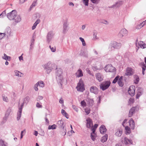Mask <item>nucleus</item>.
Instances as JSON below:
<instances>
[{
  "mask_svg": "<svg viewBox=\"0 0 146 146\" xmlns=\"http://www.w3.org/2000/svg\"><path fill=\"white\" fill-rule=\"evenodd\" d=\"M56 78L57 82L60 87L62 89V83L63 81L62 69L60 68H56Z\"/></svg>",
  "mask_w": 146,
  "mask_h": 146,
  "instance_id": "f257e3e1",
  "label": "nucleus"
},
{
  "mask_svg": "<svg viewBox=\"0 0 146 146\" xmlns=\"http://www.w3.org/2000/svg\"><path fill=\"white\" fill-rule=\"evenodd\" d=\"M111 82L110 80H105L100 84V88L103 91L108 89L110 86Z\"/></svg>",
  "mask_w": 146,
  "mask_h": 146,
  "instance_id": "f03ea898",
  "label": "nucleus"
},
{
  "mask_svg": "<svg viewBox=\"0 0 146 146\" xmlns=\"http://www.w3.org/2000/svg\"><path fill=\"white\" fill-rule=\"evenodd\" d=\"M76 89L78 91L82 92L85 90L84 84L82 79L81 78L79 80V82L77 84V86L76 87Z\"/></svg>",
  "mask_w": 146,
  "mask_h": 146,
  "instance_id": "7ed1b4c3",
  "label": "nucleus"
},
{
  "mask_svg": "<svg viewBox=\"0 0 146 146\" xmlns=\"http://www.w3.org/2000/svg\"><path fill=\"white\" fill-rule=\"evenodd\" d=\"M17 13L15 10H13L11 12L7 13V16L8 19L12 20H14L15 18L17 15Z\"/></svg>",
  "mask_w": 146,
  "mask_h": 146,
  "instance_id": "20e7f679",
  "label": "nucleus"
},
{
  "mask_svg": "<svg viewBox=\"0 0 146 146\" xmlns=\"http://www.w3.org/2000/svg\"><path fill=\"white\" fill-rule=\"evenodd\" d=\"M104 70L106 72H115L116 68L112 66L111 64H108L104 67Z\"/></svg>",
  "mask_w": 146,
  "mask_h": 146,
  "instance_id": "39448f33",
  "label": "nucleus"
},
{
  "mask_svg": "<svg viewBox=\"0 0 146 146\" xmlns=\"http://www.w3.org/2000/svg\"><path fill=\"white\" fill-rule=\"evenodd\" d=\"M51 66V63L49 62L44 65V68L46 70V73L49 74L51 71L52 69Z\"/></svg>",
  "mask_w": 146,
  "mask_h": 146,
  "instance_id": "423d86ee",
  "label": "nucleus"
},
{
  "mask_svg": "<svg viewBox=\"0 0 146 146\" xmlns=\"http://www.w3.org/2000/svg\"><path fill=\"white\" fill-rule=\"evenodd\" d=\"M138 110L139 109L137 106L132 108L129 110V117H132L133 114L135 113V111H138Z\"/></svg>",
  "mask_w": 146,
  "mask_h": 146,
  "instance_id": "0eeeda50",
  "label": "nucleus"
},
{
  "mask_svg": "<svg viewBox=\"0 0 146 146\" xmlns=\"http://www.w3.org/2000/svg\"><path fill=\"white\" fill-rule=\"evenodd\" d=\"M135 87L134 86H130L128 91L129 94L131 96H133L135 95Z\"/></svg>",
  "mask_w": 146,
  "mask_h": 146,
  "instance_id": "6e6552de",
  "label": "nucleus"
},
{
  "mask_svg": "<svg viewBox=\"0 0 146 146\" xmlns=\"http://www.w3.org/2000/svg\"><path fill=\"white\" fill-rule=\"evenodd\" d=\"M136 45L138 49L139 48V47L142 48H146V44H145V42L142 41H140L138 44L136 42Z\"/></svg>",
  "mask_w": 146,
  "mask_h": 146,
  "instance_id": "1a4fd4ad",
  "label": "nucleus"
},
{
  "mask_svg": "<svg viewBox=\"0 0 146 146\" xmlns=\"http://www.w3.org/2000/svg\"><path fill=\"white\" fill-rule=\"evenodd\" d=\"M128 31L125 29H122L120 31L119 35L122 36H126L127 35Z\"/></svg>",
  "mask_w": 146,
  "mask_h": 146,
  "instance_id": "9d476101",
  "label": "nucleus"
},
{
  "mask_svg": "<svg viewBox=\"0 0 146 146\" xmlns=\"http://www.w3.org/2000/svg\"><path fill=\"white\" fill-rule=\"evenodd\" d=\"M137 92L136 95V98L138 99L143 93V89L142 88L138 87L137 89Z\"/></svg>",
  "mask_w": 146,
  "mask_h": 146,
  "instance_id": "9b49d317",
  "label": "nucleus"
},
{
  "mask_svg": "<svg viewBox=\"0 0 146 146\" xmlns=\"http://www.w3.org/2000/svg\"><path fill=\"white\" fill-rule=\"evenodd\" d=\"M87 122L86 123V127L90 129L93 125V121L92 119L90 118H88L86 120Z\"/></svg>",
  "mask_w": 146,
  "mask_h": 146,
  "instance_id": "f8f14e48",
  "label": "nucleus"
},
{
  "mask_svg": "<svg viewBox=\"0 0 146 146\" xmlns=\"http://www.w3.org/2000/svg\"><path fill=\"white\" fill-rule=\"evenodd\" d=\"M122 143L126 145H128L129 144H133V141L131 139H128L127 137H125L123 141H122Z\"/></svg>",
  "mask_w": 146,
  "mask_h": 146,
  "instance_id": "ddd939ff",
  "label": "nucleus"
},
{
  "mask_svg": "<svg viewBox=\"0 0 146 146\" xmlns=\"http://www.w3.org/2000/svg\"><path fill=\"white\" fill-rule=\"evenodd\" d=\"M96 79L100 82H101L103 80V76L100 73L98 72L96 74Z\"/></svg>",
  "mask_w": 146,
  "mask_h": 146,
  "instance_id": "4468645a",
  "label": "nucleus"
},
{
  "mask_svg": "<svg viewBox=\"0 0 146 146\" xmlns=\"http://www.w3.org/2000/svg\"><path fill=\"white\" fill-rule=\"evenodd\" d=\"M112 46L114 48L119 49L121 46V44L120 43L114 41L113 42Z\"/></svg>",
  "mask_w": 146,
  "mask_h": 146,
  "instance_id": "2eb2a0df",
  "label": "nucleus"
},
{
  "mask_svg": "<svg viewBox=\"0 0 146 146\" xmlns=\"http://www.w3.org/2000/svg\"><path fill=\"white\" fill-rule=\"evenodd\" d=\"M68 24L67 21L64 22L63 25V33H66L68 31Z\"/></svg>",
  "mask_w": 146,
  "mask_h": 146,
  "instance_id": "dca6fc26",
  "label": "nucleus"
},
{
  "mask_svg": "<svg viewBox=\"0 0 146 146\" xmlns=\"http://www.w3.org/2000/svg\"><path fill=\"white\" fill-rule=\"evenodd\" d=\"M56 125L59 129L64 127L65 126L63 121L62 120L58 121Z\"/></svg>",
  "mask_w": 146,
  "mask_h": 146,
  "instance_id": "f3484780",
  "label": "nucleus"
},
{
  "mask_svg": "<svg viewBox=\"0 0 146 146\" xmlns=\"http://www.w3.org/2000/svg\"><path fill=\"white\" fill-rule=\"evenodd\" d=\"M106 131L107 129L104 125H102L100 126V131L101 134H104Z\"/></svg>",
  "mask_w": 146,
  "mask_h": 146,
  "instance_id": "a211bd4d",
  "label": "nucleus"
},
{
  "mask_svg": "<svg viewBox=\"0 0 146 146\" xmlns=\"http://www.w3.org/2000/svg\"><path fill=\"white\" fill-rule=\"evenodd\" d=\"M30 99V97L29 96H27L24 98L23 99V102L22 103L20 107L23 108L24 104H25L26 105H27L29 102Z\"/></svg>",
  "mask_w": 146,
  "mask_h": 146,
  "instance_id": "6ab92c4d",
  "label": "nucleus"
},
{
  "mask_svg": "<svg viewBox=\"0 0 146 146\" xmlns=\"http://www.w3.org/2000/svg\"><path fill=\"white\" fill-rule=\"evenodd\" d=\"M133 69L131 68H127L125 75L126 76H131L133 75V72L132 71Z\"/></svg>",
  "mask_w": 146,
  "mask_h": 146,
  "instance_id": "aec40b11",
  "label": "nucleus"
},
{
  "mask_svg": "<svg viewBox=\"0 0 146 146\" xmlns=\"http://www.w3.org/2000/svg\"><path fill=\"white\" fill-rule=\"evenodd\" d=\"M129 125L131 129L133 130L135 128V123L134 120L132 118H131L129 121Z\"/></svg>",
  "mask_w": 146,
  "mask_h": 146,
  "instance_id": "412c9836",
  "label": "nucleus"
},
{
  "mask_svg": "<svg viewBox=\"0 0 146 146\" xmlns=\"http://www.w3.org/2000/svg\"><path fill=\"white\" fill-rule=\"evenodd\" d=\"M123 4V1H117L115 4H114L111 7V8H118L119 7Z\"/></svg>",
  "mask_w": 146,
  "mask_h": 146,
  "instance_id": "4be33fe9",
  "label": "nucleus"
},
{
  "mask_svg": "<svg viewBox=\"0 0 146 146\" xmlns=\"http://www.w3.org/2000/svg\"><path fill=\"white\" fill-rule=\"evenodd\" d=\"M90 90L91 93H94L95 94H97L98 93V89L96 86H92L90 88Z\"/></svg>",
  "mask_w": 146,
  "mask_h": 146,
  "instance_id": "5701e85b",
  "label": "nucleus"
},
{
  "mask_svg": "<svg viewBox=\"0 0 146 146\" xmlns=\"http://www.w3.org/2000/svg\"><path fill=\"white\" fill-rule=\"evenodd\" d=\"M22 109L23 108L21 107H20L19 108V111L17 113V120L18 121H19L21 117Z\"/></svg>",
  "mask_w": 146,
  "mask_h": 146,
  "instance_id": "b1692460",
  "label": "nucleus"
},
{
  "mask_svg": "<svg viewBox=\"0 0 146 146\" xmlns=\"http://www.w3.org/2000/svg\"><path fill=\"white\" fill-rule=\"evenodd\" d=\"M60 129V134L64 136L66 134L67 131L66 128L64 127Z\"/></svg>",
  "mask_w": 146,
  "mask_h": 146,
  "instance_id": "393cba45",
  "label": "nucleus"
},
{
  "mask_svg": "<svg viewBox=\"0 0 146 146\" xmlns=\"http://www.w3.org/2000/svg\"><path fill=\"white\" fill-rule=\"evenodd\" d=\"M76 74L77 77H82L83 76L82 71L80 69H79L78 70L77 73H76Z\"/></svg>",
  "mask_w": 146,
  "mask_h": 146,
  "instance_id": "a878e982",
  "label": "nucleus"
},
{
  "mask_svg": "<svg viewBox=\"0 0 146 146\" xmlns=\"http://www.w3.org/2000/svg\"><path fill=\"white\" fill-rule=\"evenodd\" d=\"M98 124H95L94 126L92 127L91 128V130L92 131V133L94 134H95L96 135V134L95 133V132L96 128L98 126Z\"/></svg>",
  "mask_w": 146,
  "mask_h": 146,
  "instance_id": "bb28decb",
  "label": "nucleus"
},
{
  "mask_svg": "<svg viewBox=\"0 0 146 146\" xmlns=\"http://www.w3.org/2000/svg\"><path fill=\"white\" fill-rule=\"evenodd\" d=\"M145 24H146V20L138 25L136 27V28L137 29H139L143 27Z\"/></svg>",
  "mask_w": 146,
  "mask_h": 146,
  "instance_id": "cd10ccee",
  "label": "nucleus"
},
{
  "mask_svg": "<svg viewBox=\"0 0 146 146\" xmlns=\"http://www.w3.org/2000/svg\"><path fill=\"white\" fill-rule=\"evenodd\" d=\"M35 40V38H34V37H33V38L31 39V44L30 45L29 49L30 50H31L33 48V46L34 44Z\"/></svg>",
  "mask_w": 146,
  "mask_h": 146,
  "instance_id": "c85d7f7f",
  "label": "nucleus"
},
{
  "mask_svg": "<svg viewBox=\"0 0 146 146\" xmlns=\"http://www.w3.org/2000/svg\"><path fill=\"white\" fill-rule=\"evenodd\" d=\"M108 139V135L107 134H106L102 137L101 141L102 143H104L107 141Z\"/></svg>",
  "mask_w": 146,
  "mask_h": 146,
  "instance_id": "c756f323",
  "label": "nucleus"
},
{
  "mask_svg": "<svg viewBox=\"0 0 146 146\" xmlns=\"http://www.w3.org/2000/svg\"><path fill=\"white\" fill-rule=\"evenodd\" d=\"M134 78L135 79L134 80V83L135 84H137L139 81V78L138 76L136 75H134Z\"/></svg>",
  "mask_w": 146,
  "mask_h": 146,
  "instance_id": "7c9ffc66",
  "label": "nucleus"
},
{
  "mask_svg": "<svg viewBox=\"0 0 146 146\" xmlns=\"http://www.w3.org/2000/svg\"><path fill=\"white\" fill-rule=\"evenodd\" d=\"M125 129L126 130L125 133L126 134H130L131 132V129L128 126H126L125 127Z\"/></svg>",
  "mask_w": 146,
  "mask_h": 146,
  "instance_id": "2f4dec72",
  "label": "nucleus"
},
{
  "mask_svg": "<svg viewBox=\"0 0 146 146\" xmlns=\"http://www.w3.org/2000/svg\"><path fill=\"white\" fill-rule=\"evenodd\" d=\"M2 58L6 60L10 61L11 59V57L7 56L5 53L4 54V56L2 57Z\"/></svg>",
  "mask_w": 146,
  "mask_h": 146,
  "instance_id": "473e14b6",
  "label": "nucleus"
},
{
  "mask_svg": "<svg viewBox=\"0 0 146 146\" xmlns=\"http://www.w3.org/2000/svg\"><path fill=\"white\" fill-rule=\"evenodd\" d=\"M14 20H15V22L16 23H17L21 21V19L19 15H17L15 18Z\"/></svg>",
  "mask_w": 146,
  "mask_h": 146,
  "instance_id": "72a5a7b5",
  "label": "nucleus"
},
{
  "mask_svg": "<svg viewBox=\"0 0 146 146\" xmlns=\"http://www.w3.org/2000/svg\"><path fill=\"white\" fill-rule=\"evenodd\" d=\"M61 113L67 119H68L69 117H68V114L66 112L65 110L63 109H62L61 110Z\"/></svg>",
  "mask_w": 146,
  "mask_h": 146,
  "instance_id": "f704fd0d",
  "label": "nucleus"
},
{
  "mask_svg": "<svg viewBox=\"0 0 146 146\" xmlns=\"http://www.w3.org/2000/svg\"><path fill=\"white\" fill-rule=\"evenodd\" d=\"M88 102L90 106H92L94 103V101L93 99H90V98H88Z\"/></svg>",
  "mask_w": 146,
  "mask_h": 146,
  "instance_id": "c9c22d12",
  "label": "nucleus"
},
{
  "mask_svg": "<svg viewBox=\"0 0 146 146\" xmlns=\"http://www.w3.org/2000/svg\"><path fill=\"white\" fill-rule=\"evenodd\" d=\"M57 125L55 124H53L52 125H49L48 127V129H56Z\"/></svg>",
  "mask_w": 146,
  "mask_h": 146,
  "instance_id": "e433bc0d",
  "label": "nucleus"
},
{
  "mask_svg": "<svg viewBox=\"0 0 146 146\" xmlns=\"http://www.w3.org/2000/svg\"><path fill=\"white\" fill-rule=\"evenodd\" d=\"M122 133V132L121 130H118L115 133V135L118 137H120L121 136Z\"/></svg>",
  "mask_w": 146,
  "mask_h": 146,
  "instance_id": "4c0bfd02",
  "label": "nucleus"
},
{
  "mask_svg": "<svg viewBox=\"0 0 146 146\" xmlns=\"http://www.w3.org/2000/svg\"><path fill=\"white\" fill-rule=\"evenodd\" d=\"M11 112V109L10 108H9L7 110L5 115L6 117H8Z\"/></svg>",
  "mask_w": 146,
  "mask_h": 146,
  "instance_id": "58836bf2",
  "label": "nucleus"
},
{
  "mask_svg": "<svg viewBox=\"0 0 146 146\" xmlns=\"http://www.w3.org/2000/svg\"><path fill=\"white\" fill-rule=\"evenodd\" d=\"M38 82H39V84H38V86L41 87H43L44 86V84L43 82L42 81H38Z\"/></svg>",
  "mask_w": 146,
  "mask_h": 146,
  "instance_id": "ea45409f",
  "label": "nucleus"
},
{
  "mask_svg": "<svg viewBox=\"0 0 146 146\" xmlns=\"http://www.w3.org/2000/svg\"><path fill=\"white\" fill-rule=\"evenodd\" d=\"M119 77V75H117L116 76L113 80L112 82V83L113 84H115L117 81L118 82Z\"/></svg>",
  "mask_w": 146,
  "mask_h": 146,
  "instance_id": "a19ab883",
  "label": "nucleus"
},
{
  "mask_svg": "<svg viewBox=\"0 0 146 146\" xmlns=\"http://www.w3.org/2000/svg\"><path fill=\"white\" fill-rule=\"evenodd\" d=\"M54 33L52 31H50L49 32L47 36H52L54 35Z\"/></svg>",
  "mask_w": 146,
  "mask_h": 146,
  "instance_id": "79ce46f5",
  "label": "nucleus"
},
{
  "mask_svg": "<svg viewBox=\"0 0 146 146\" xmlns=\"http://www.w3.org/2000/svg\"><path fill=\"white\" fill-rule=\"evenodd\" d=\"M134 102V99L133 98H130L128 101V105H130L131 103H133Z\"/></svg>",
  "mask_w": 146,
  "mask_h": 146,
  "instance_id": "37998d69",
  "label": "nucleus"
},
{
  "mask_svg": "<svg viewBox=\"0 0 146 146\" xmlns=\"http://www.w3.org/2000/svg\"><path fill=\"white\" fill-rule=\"evenodd\" d=\"M15 75L16 76H20L21 77V76L19 74H22V73L20 72L19 71H18L17 70H15Z\"/></svg>",
  "mask_w": 146,
  "mask_h": 146,
  "instance_id": "c03bdc74",
  "label": "nucleus"
},
{
  "mask_svg": "<svg viewBox=\"0 0 146 146\" xmlns=\"http://www.w3.org/2000/svg\"><path fill=\"white\" fill-rule=\"evenodd\" d=\"M117 83L119 86L121 87H122L123 86L124 83L122 81H118L117 82Z\"/></svg>",
  "mask_w": 146,
  "mask_h": 146,
  "instance_id": "a18cd8bd",
  "label": "nucleus"
},
{
  "mask_svg": "<svg viewBox=\"0 0 146 146\" xmlns=\"http://www.w3.org/2000/svg\"><path fill=\"white\" fill-rule=\"evenodd\" d=\"M84 110L85 111L87 115H88L90 113V108H86Z\"/></svg>",
  "mask_w": 146,
  "mask_h": 146,
  "instance_id": "49530a36",
  "label": "nucleus"
},
{
  "mask_svg": "<svg viewBox=\"0 0 146 146\" xmlns=\"http://www.w3.org/2000/svg\"><path fill=\"white\" fill-rule=\"evenodd\" d=\"M79 39L80 40L82 41V45L83 46H85L86 45V43L85 42L84 39L83 38H82V37H80Z\"/></svg>",
  "mask_w": 146,
  "mask_h": 146,
  "instance_id": "de8ad7c7",
  "label": "nucleus"
},
{
  "mask_svg": "<svg viewBox=\"0 0 146 146\" xmlns=\"http://www.w3.org/2000/svg\"><path fill=\"white\" fill-rule=\"evenodd\" d=\"M93 133H92V132L91 133L90 136L92 140L93 141H94L96 139L95 138L96 137L94 135H93Z\"/></svg>",
  "mask_w": 146,
  "mask_h": 146,
  "instance_id": "09e8293b",
  "label": "nucleus"
},
{
  "mask_svg": "<svg viewBox=\"0 0 146 146\" xmlns=\"http://www.w3.org/2000/svg\"><path fill=\"white\" fill-rule=\"evenodd\" d=\"M39 82H37L36 84H35L34 86V89L36 91H38V85L39 84Z\"/></svg>",
  "mask_w": 146,
  "mask_h": 146,
  "instance_id": "8fccbe9b",
  "label": "nucleus"
},
{
  "mask_svg": "<svg viewBox=\"0 0 146 146\" xmlns=\"http://www.w3.org/2000/svg\"><path fill=\"white\" fill-rule=\"evenodd\" d=\"M81 104L82 106L84 107L86 106V103L84 100L82 101L81 102Z\"/></svg>",
  "mask_w": 146,
  "mask_h": 146,
  "instance_id": "3c124183",
  "label": "nucleus"
},
{
  "mask_svg": "<svg viewBox=\"0 0 146 146\" xmlns=\"http://www.w3.org/2000/svg\"><path fill=\"white\" fill-rule=\"evenodd\" d=\"M6 14V11L5 10L0 15V17H3L5 16Z\"/></svg>",
  "mask_w": 146,
  "mask_h": 146,
  "instance_id": "603ef678",
  "label": "nucleus"
},
{
  "mask_svg": "<svg viewBox=\"0 0 146 146\" xmlns=\"http://www.w3.org/2000/svg\"><path fill=\"white\" fill-rule=\"evenodd\" d=\"M89 0H83V2L86 6L88 5V1Z\"/></svg>",
  "mask_w": 146,
  "mask_h": 146,
  "instance_id": "864d4df0",
  "label": "nucleus"
},
{
  "mask_svg": "<svg viewBox=\"0 0 146 146\" xmlns=\"http://www.w3.org/2000/svg\"><path fill=\"white\" fill-rule=\"evenodd\" d=\"M49 47L51 49V50L52 52H54L56 51V48H54L53 47H52L50 45L49 46Z\"/></svg>",
  "mask_w": 146,
  "mask_h": 146,
  "instance_id": "5fc2aeb1",
  "label": "nucleus"
},
{
  "mask_svg": "<svg viewBox=\"0 0 146 146\" xmlns=\"http://www.w3.org/2000/svg\"><path fill=\"white\" fill-rule=\"evenodd\" d=\"M72 107L73 109L74 110L76 111L77 112L78 111V108L75 105H72Z\"/></svg>",
  "mask_w": 146,
  "mask_h": 146,
  "instance_id": "6e6d98bb",
  "label": "nucleus"
},
{
  "mask_svg": "<svg viewBox=\"0 0 146 146\" xmlns=\"http://www.w3.org/2000/svg\"><path fill=\"white\" fill-rule=\"evenodd\" d=\"M0 145L1 146H6L4 144V141L2 140H0Z\"/></svg>",
  "mask_w": 146,
  "mask_h": 146,
  "instance_id": "4d7b16f0",
  "label": "nucleus"
},
{
  "mask_svg": "<svg viewBox=\"0 0 146 146\" xmlns=\"http://www.w3.org/2000/svg\"><path fill=\"white\" fill-rule=\"evenodd\" d=\"M43 98V96H39L36 98V100L37 101H39L40 100H42Z\"/></svg>",
  "mask_w": 146,
  "mask_h": 146,
  "instance_id": "13d9d810",
  "label": "nucleus"
},
{
  "mask_svg": "<svg viewBox=\"0 0 146 146\" xmlns=\"http://www.w3.org/2000/svg\"><path fill=\"white\" fill-rule=\"evenodd\" d=\"M36 1H34L32 4L30 6V10H31V8H32L33 7H35L36 5Z\"/></svg>",
  "mask_w": 146,
  "mask_h": 146,
  "instance_id": "bf43d9fd",
  "label": "nucleus"
},
{
  "mask_svg": "<svg viewBox=\"0 0 146 146\" xmlns=\"http://www.w3.org/2000/svg\"><path fill=\"white\" fill-rule=\"evenodd\" d=\"M100 0H91V1L94 3L97 4L99 3Z\"/></svg>",
  "mask_w": 146,
  "mask_h": 146,
  "instance_id": "052dcab7",
  "label": "nucleus"
},
{
  "mask_svg": "<svg viewBox=\"0 0 146 146\" xmlns=\"http://www.w3.org/2000/svg\"><path fill=\"white\" fill-rule=\"evenodd\" d=\"M36 107L38 108H42V106L40 105L38 102H37L36 104Z\"/></svg>",
  "mask_w": 146,
  "mask_h": 146,
  "instance_id": "680f3d73",
  "label": "nucleus"
},
{
  "mask_svg": "<svg viewBox=\"0 0 146 146\" xmlns=\"http://www.w3.org/2000/svg\"><path fill=\"white\" fill-rule=\"evenodd\" d=\"M3 101H5L6 102H8V99L7 98V97H5V96H3Z\"/></svg>",
  "mask_w": 146,
  "mask_h": 146,
  "instance_id": "e2e57ef3",
  "label": "nucleus"
},
{
  "mask_svg": "<svg viewBox=\"0 0 146 146\" xmlns=\"http://www.w3.org/2000/svg\"><path fill=\"white\" fill-rule=\"evenodd\" d=\"M51 37H47V41L48 43H49L50 41L51 40Z\"/></svg>",
  "mask_w": 146,
  "mask_h": 146,
  "instance_id": "0e129e2a",
  "label": "nucleus"
},
{
  "mask_svg": "<svg viewBox=\"0 0 146 146\" xmlns=\"http://www.w3.org/2000/svg\"><path fill=\"white\" fill-rule=\"evenodd\" d=\"M39 134L42 136H44L45 134V133L43 130H41L40 133Z\"/></svg>",
  "mask_w": 146,
  "mask_h": 146,
  "instance_id": "69168bd1",
  "label": "nucleus"
},
{
  "mask_svg": "<svg viewBox=\"0 0 146 146\" xmlns=\"http://www.w3.org/2000/svg\"><path fill=\"white\" fill-rule=\"evenodd\" d=\"M37 24H36L35 23L34 24L33 26H32V30L36 28V26H37Z\"/></svg>",
  "mask_w": 146,
  "mask_h": 146,
  "instance_id": "338daca9",
  "label": "nucleus"
},
{
  "mask_svg": "<svg viewBox=\"0 0 146 146\" xmlns=\"http://www.w3.org/2000/svg\"><path fill=\"white\" fill-rule=\"evenodd\" d=\"M102 23L106 24H108V23L107 21L106 20H103L101 22Z\"/></svg>",
  "mask_w": 146,
  "mask_h": 146,
  "instance_id": "774afa93",
  "label": "nucleus"
}]
</instances>
